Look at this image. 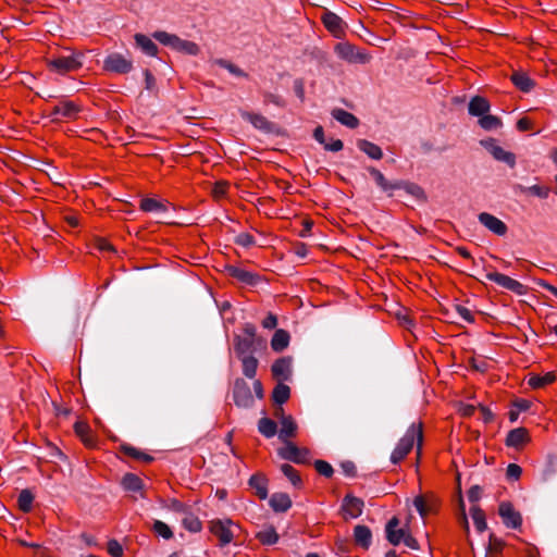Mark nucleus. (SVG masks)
<instances>
[{
    "label": "nucleus",
    "mask_w": 557,
    "mask_h": 557,
    "mask_svg": "<svg viewBox=\"0 0 557 557\" xmlns=\"http://www.w3.org/2000/svg\"><path fill=\"white\" fill-rule=\"evenodd\" d=\"M102 67L106 72L123 75L133 70V61L122 53L111 52L104 58Z\"/></svg>",
    "instance_id": "obj_7"
},
{
    "label": "nucleus",
    "mask_w": 557,
    "mask_h": 557,
    "mask_svg": "<svg viewBox=\"0 0 557 557\" xmlns=\"http://www.w3.org/2000/svg\"><path fill=\"white\" fill-rule=\"evenodd\" d=\"M78 113V107L73 102H62L55 107H53L51 116L53 120H58L59 117L73 119Z\"/></svg>",
    "instance_id": "obj_20"
},
{
    "label": "nucleus",
    "mask_w": 557,
    "mask_h": 557,
    "mask_svg": "<svg viewBox=\"0 0 557 557\" xmlns=\"http://www.w3.org/2000/svg\"><path fill=\"white\" fill-rule=\"evenodd\" d=\"M34 496L28 490H23L18 495V507L22 511L28 512L32 509Z\"/></svg>",
    "instance_id": "obj_46"
},
{
    "label": "nucleus",
    "mask_w": 557,
    "mask_h": 557,
    "mask_svg": "<svg viewBox=\"0 0 557 557\" xmlns=\"http://www.w3.org/2000/svg\"><path fill=\"white\" fill-rule=\"evenodd\" d=\"M153 37L162 45L172 48L175 51L182 52L188 55H196L199 52V47L189 40L182 39L176 35L169 34L165 32H156Z\"/></svg>",
    "instance_id": "obj_5"
},
{
    "label": "nucleus",
    "mask_w": 557,
    "mask_h": 557,
    "mask_svg": "<svg viewBox=\"0 0 557 557\" xmlns=\"http://www.w3.org/2000/svg\"><path fill=\"white\" fill-rule=\"evenodd\" d=\"M213 64L219 65L222 69H225L233 76L247 77V73L245 71H243L237 65L225 59H215L213 60Z\"/></svg>",
    "instance_id": "obj_36"
},
{
    "label": "nucleus",
    "mask_w": 557,
    "mask_h": 557,
    "mask_svg": "<svg viewBox=\"0 0 557 557\" xmlns=\"http://www.w3.org/2000/svg\"><path fill=\"white\" fill-rule=\"evenodd\" d=\"M242 116L248 122H250L258 129L264 132L271 131V123L261 114L244 112Z\"/></svg>",
    "instance_id": "obj_30"
},
{
    "label": "nucleus",
    "mask_w": 557,
    "mask_h": 557,
    "mask_svg": "<svg viewBox=\"0 0 557 557\" xmlns=\"http://www.w3.org/2000/svg\"><path fill=\"white\" fill-rule=\"evenodd\" d=\"M471 517L473 519L474 525L479 532H483L486 530L487 524L485 520V513L478 506H472L470 509Z\"/></svg>",
    "instance_id": "obj_39"
},
{
    "label": "nucleus",
    "mask_w": 557,
    "mask_h": 557,
    "mask_svg": "<svg viewBox=\"0 0 557 557\" xmlns=\"http://www.w3.org/2000/svg\"><path fill=\"white\" fill-rule=\"evenodd\" d=\"M530 406H531V401H529L527 399H517V400H515L513 404H512V409L508 413L509 420L511 422L517 421V419L519 417V413L521 411L528 410L530 408Z\"/></svg>",
    "instance_id": "obj_43"
},
{
    "label": "nucleus",
    "mask_w": 557,
    "mask_h": 557,
    "mask_svg": "<svg viewBox=\"0 0 557 557\" xmlns=\"http://www.w3.org/2000/svg\"><path fill=\"white\" fill-rule=\"evenodd\" d=\"M324 149L333 152H337L343 149V141L339 139H333L331 143L324 144Z\"/></svg>",
    "instance_id": "obj_60"
},
{
    "label": "nucleus",
    "mask_w": 557,
    "mask_h": 557,
    "mask_svg": "<svg viewBox=\"0 0 557 557\" xmlns=\"http://www.w3.org/2000/svg\"><path fill=\"white\" fill-rule=\"evenodd\" d=\"M314 467H315V470L321 475L330 478L333 474L332 466L329 462L324 461V460H317L315 463H314Z\"/></svg>",
    "instance_id": "obj_49"
},
{
    "label": "nucleus",
    "mask_w": 557,
    "mask_h": 557,
    "mask_svg": "<svg viewBox=\"0 0 557 557\" xmlns=\"http://www.w3.org/2000/svg\"><path fill=\"white\" fill-rule=\"evenodd\" d=\"M478 219H479V222L484 227H486L488 231H491L495 235L504 236L508 231L507 225L502 220H499L498 218H496L495 215H493L491 213L482 212L478 215Z\"/></svg>",
    "instance_id": "obj_10"
},
{
    "label": "nucleus",
    "mask_w": 557,
    "mask_h": 557,
    "mask_svg": "<svg viewBox=\"0 0 557 557\" xmlns=\"http://www.w3.org/2000/svg\"><path fill=\"white\" fill-rule=\"evenodd\" d=\"M292 358L283 357L276 360L272 366V372L277 383H283L290 380L292 375Z\"/></svg>",
    "instance_id": "obj_13"
},
{
    "label": "nucleus",
    "mask_w": 557,
    "mask_h": 557,
    "mask_svg": "<svg viewBox=\"0 0 557 557\" xmlns=\"http://www.w3.org/2000/svg\"><path fill=\"white\" fill-rule=\"evenodd\" d=\"M334 52L341 60L351 64H367L372 59L371 54L366 50L348 41L337 42L334 46Z\"/></svg>",
    "instance_id": "obj_4"
},
{
    "label": "nucleus",
    "mask_w": 557,
    "mask_h": 557,
    "mask_svg": "<svg viewBox=\"0 0 557 557\" xmlns=\"http://www.w3.org/2000/svg\"><path fill=\"white\" fill-rule=\"evenodd\" d=\"M522 473V469L520 466L516 463H510L507 467L506 475L510 480H518Z\"/></svg>",
    "instance_id": "obj_54"
},
{
    "label": "nucleus",
    "mask_w": 557,
    "mask_h": 557,
    "mask_svg": "<svg viewBox=\"0 0 557 557\" xmlns=\"http://www.w3.org/2000/svg\"><path fill=\"white\" fill-rule=\"evenodd\" d=\"M135 41L137 47L147 55L154 57L158 52L157 45L146 35L136 34Z\"/></svg>",
    "instance_id": "obj_24"
},
{
    "label": "nucleus",
    "mask_w": 557,
    "mask_h": 557,
    "mask_svg": "<svg viewBox=\"0 0 557 557\" xmlns=\"http://www.w3.org/2000/svg\"><path fill=\"white\" fill-rule=\"evenodd\" d=\"M281 429L278 431V438L282 442H287L290 437L295 436L297 424L290 416H282L280 420Z\"/></svg>",
    "instance_id": "obj_21"
},
{
    "label": "nucleus",
    "mask_w": 557,
    "mask_h": 557,
    "mask_svg": "<svg viewBox=\"0 0 557 557\" xmlns=\"http://www.w3.org/2000/svg\"><path fill=\"white\" fill-rule=\"evenodd\" d=\"M290 396V389L288 385H275L272 393V400L275 405L281 406Z\"/></svg>",
    "instance_id": "obj_38"
},
{
    "label": "nucleus",
    "mask_w": 557,
    "mask_h": 557,
    "mask_svg": "<svg viewBox=\"0 0 557 557\" xmlns=\"http://www.w3.org/2000/svg\"><path fill=\"white\" fill-rule=\"evenodd\" d=\"M480 145L484 147L491 154L498 147L497 140L494 138H487L480 140Z\"/></svg>",
    "instance_id": "obj_56"
},
{
    "label": "nucleus",
    "mask_w": 557,
    "mask_h": 557,
    "mask_svg": "<svg viewBox=\"0 0 557 557\" xmlns=\"http://www.w3.org/2000/svg\"><path fill=\"white\" fill-rule=\"evenodd\" d=\"M416 441L418 443V448L420 449L422 444V429L420 424H411L407 430L406 434L399 441L391 455L392 462L398 463L403 460L409 454Z\"/></svg>",
    "instance_id": "obj_1"
},
{
    "label": "nucleus",
    "mask_w": 557,
    "mask_h": 557,
    "mask_svg": "<svg viewBox=\"0 0 557 557\" xmlns=\"http://www.w3.org/2000/svg\"><path fill=\"white\" fill-rule=\"evenodd\" d=\"M210 531L220 540L221 545H226L233 541L239 527L230 519H218L210 522Z\"/></svg>",
    "instance_id": "obj_8"
},
{
    "label": "nucleus",
    "mask_w": 557,
    "mask_h": 557,
    "mask_svg": "<svg viewBox=\"0 0 557 557\" xmlns=\"http://www.w3.org/2000/svg\"><path fill=\"white\" fill-rule=\"evenodd\" d=\"M235 243L243 247H249L255 243V239L248 233H240L236 236Z\"/></svg>",
    "instance_id": "obj_53"
},
{
    "label": "nucleus",
    "mask_w": 557,
    "mask_h": 557,
    "mask_svg": "<svg viewBox=\"0 0 557 557\" xmlns=\"http://www.w3.org/2000/svg\"><path fill=\"white\" fill-rule=\"evenodd\" d=\"M252 346L253 341H251V338L240 336L235 338V351L240 359L244 358V356H252Z\"/></svg>",
    "instance_id": "obj_32"
},
{
    "label": "nucleus",
    "mask_w": 557,
    "mask_h": 557,
    "mask_svg": "<svg viewBox=\"0 0 557 557\" xmlns=\"http://www.w3.org/2000/svg\"><path fill=\"white\" fill-rule=\"evenodd\" d=\"M357 147L373 160H380L383 156L382 149L367 139H359L357 141Z\"/></svg>",
    "instance_id": "obj_25"
},
{
    "label": "nucleus",
    "mask_w": 557,
    "mask_h": 557,
    "mask_svg": "<svg viewBox=\"0 0 557 557\" xmlns=\"http://www.w3.org/2000/svg\"><path fill=\"white\" fill-rule=\"evenodd\" d=\"M511 81L523 92H529L534 86V82L524 72H515L511 75Z\"/></svg>",
    "instance_id": "obj_28"
},
{
    "label": "nucleus",
    "mask_w": 557,
    "mask_h": 557,
    "mask_svg": "<svg viewBox=\"0 0 557 557\" xmlns=\"http://www.w3.org/2000/svg\"><path fill=\"white\" fill-rule=\"evenodd\" d=\"M285 446L278 449V455L285 460H289L296 463H306L309 460V450L306 448H299L292 442H284Z\"/></svg>",
    "instance_id": "obj_9"
},
{
    "label": "nucleus",
    "mask_w": 557,
    "mask_h": 557,
    "mask_svg": "<svg viewBox=\"0 0 557 557\" xmlns=\"http://www.w3.org/2000/svg\"><path fill=\"white\" fill-rule=\"evenodd\" d=\"M281 470L285 474V476L292 482V484L294 486H298L301 483L298 472L290 465H288V463L282 465Z\"/></svg>",
    "instance_id": "obj_47"
},
{
    "label": "nucleus",
    "mask_w": 557,
    "mask_h": 557,
    "mask_svg": "<svg viewBox=\"0 0 557 557\" xmlns=\"http://www.w3.org/2000/svg\"><path fill=\"white\" fill-rule=\"evenodd\" d=\"M530 441L528 430L524 428H517L511 430L506 438V444L509 447L519 449L521 448L525 443Z\"/></svg>",
    "instance_id": "obj_17"
},
{
    "label": "nucleus",
    "mask_w": 557,
    "mask_h": 557,
    "mask_svg": "<svg viewBox=\"0 0 557 557\" xmlns=\"http://www.w3.org/2000/svg\"><path fill=\"white\" fill-rule=\"evenodd\" d=\"M289 334L285 330H276L272 339L271 347L274 351L284 350L289 344Z\"/></svg>",
    "instance_id": "obj_29"
},
{
    "label": "nucleus",
    "mask_w": 557,
    "mask_h": 557,
    "mask_svg": "<svg viewBox=\"0 0 557 557\" xmlns=\"http://www.w3.org/2000/svg\"><path fill=\"white\" fill-rule=\"evenodd\" d=\"M140 209L145 212H152L157 214H161L166 211L165 205L153 198H144L140 201Z\"/></svg>",
    "instance_id": "obj_31"
},
{
    "label": "nucleus",
    "mask_w": 557,
    "mask_h": 557,
    "mask_svg": "<svg viewBox=\"0 0 557 557\" xmlns=\"http://www.w3.org/2000/svg\"><path fill=\"white\" fill-rule=\"evenodd\" d=\"M75 434L81 438L87 447H95L96 441L91 434L89 425L84 421H77L74 424Z\"/></svg>",
    "instance_id": "obj_22"
},
{
    "label": "nucleus",
    "mask_w": 557,
    "mask_h": 557,
    "mask_svg": "<svg viewBox=\"0 0 557 557\" xmlns=\"http://www.w3.org/2000/svg\"><path fill=\"white\" fill-rule=\"evenodd\" d=\"M255 397H263L262 385H253V388L250 385H235L233 389V398L238 407L247 408L252 406Z\"/></svg>",
    "instance_id": "obj_6"
},
{
    "label": "nucleus",
    "mask_w": 557,
    "mask_h": 557,
    "mask_svg": "<svg viewBox=\"0 0 557 557\" xmlns=\"http://www.w3.org/2000/svg\"><path fill=\"white\" fill-rule=\"evenodd\" d=\"M482 488L479 485H473L468 492V498L471 503H475L481 498Z\"/></svg>",
    "instance_id": "obj_58"
},
{
    "label": "nucleus",
    "mask_w": 557,
    "mask_h": 557,
    "mask_svg": "<svg viewBox=\"0 0 557 557\" xmlns=\"http://www.w3.org/2000/svg\"><path fill=\"white\" fill-rule=\"evenodd\" d=\"M85 53L81 51H71V53H61L51 57L48 60L49 67L58 74H65L67 72L76 71L83 66Z\"/></svg>",
    "instance_id": "obj_2"
},
{
    "label": "nucleus",
    "mask_w": 557,
    "mask_h": 557,
    "mask_svg": "<svg viewBox=\"0 0 557 557\" xmlns=\"http://www.w3.org/2000/svg\"><path fill=\"white\" fill-rule=\"evenodd\" d=\"M513 190L517 195H531L541 199H545L549 195V188L541 185L524 186L517 184L513 186Z\"/></svg>",
    "instance_id": "obj_19"
},
{
    "label": "nucleus",
    "mask_w": 557,
    "mask_h": 557,
    "mask_svg": "<svg viewBox=\"0 0 557 557\" xmlns=\"http://www.w3.org/2000/svg\"><path fill=\"white\" fill-rule=\"evenodd\" d=\"M144 75H145V88L148 91L153 92L157 88V82H156L154 76L148 70H146L144 72Z\"/></svg>",
    "instance_id": "obj_55"
},
{
    "label": "nucleus",
    "mask_w": 557,
    "mask_h": 557,
    "mask_svg": "<svg viewBox=\"0 0 557 557\" xmlns=\"http://www.w3.org/2000/svg\"><path fill=\"white\" fill-rule=\"evenodd\" d=\"M488 548L493 552H500L503 548L502 540L497 539L494 534L490 535Z\"/></svg>",
    "instance_id": "obj_57"
},
{
    "label": "nucleus",
    "mask_w": 557,
    "mask_h": 557,
    "mask_svg": "<svg viewBox=\"0 0 557 557\" xmlns=\"http://www.w3.org/2000/svg\"><path fill=\"white\" fill-rule=\"evenodd\" d=\"M270 505L273 510L284 512L290 508L292 500L285 493H275L271 496Z\"/></svg>",
    "instance_id": "obj_27"
},
{
    "label": "nucleus",
    "mask_w": 557,
    "mask_h": 557,
    "mask_svg": "<svg viewBox=\"0 0 557 557\" xmlns=\"http://www.w3.org/2000/svg\"><path fill=\"white\" fill-rule=\"evenodd\" d=\"M258 430L265 437H273L276 433V423L269 418H262L259 420Z\"/></svg>",
    "instance_id": "obj_40"
},
{
    "label": "nucleus",
    "mask_w": 557,
    "mask_h": 557,
    "mask_svg": "<svg viewBox=\"0 0 557 557\" xmlns=\"http://www.w3.org/2000/svg\"><path fill=\"white\" fill-rule=\"evenodd\" d=\"M240 360L243 364L244 374L248 379H253L258 367V360L253 356H244V358H242Z\"/></svg>",
    "instance_id": "obj_41"
},
{
    "label": "nucleus",
    "mask_w": 557,
    "mask_h": 557,
    "mask_svg": "<svg viewBox=\"0 0 557 557\" xmlns=\"http://www.w3.org/2000/svg\"><path fill=\"white\" fill-rule=\"evenodd\" d=\"M277 319L274 314H269L263 321L262 326L268 330H272L276 326Z\"/></svg>",
    "instance_id": "obj_63"
},
{
    "label": "nucleus",
    "mask_w": 557,
    "mask_h": 557,
    "mask_svg": "<svg viewBox=\"0 0 557 557\" xmlns=\"http://www.w3.org/2000/svg\"><path fill=\"white\" fill-rule=\"evenodd\" d=\"M475 408L476 407L474 405H468V404H462V403L459 404V412L463 417H471L474 413Z\"/></svg>",
    "instance_id": "obj_61"
},
{
    "label": "nucleus",
    "mask_w": 557,
    "mask_h": 557,
    "mask_svg": "<svg viewBox=\"0 0 557 557\" xmlns=\"http://www.w3.org/2000/svg\"><path fill=\"white\" fill-rule=\"evenodd\" d=\"M479 125L484 131H495L502 126V121L495 115H491L486 113L485 115L481 116L478 121Z\"/></svg>",
    "instance_id": "obj_37"
},
{
    "label": "nucleus",
    "mask_w": 557,
    "mask_h": 557,
    "mask_svg": "<svg viewBox=\"0 0 557 557\" xmlns=\"http://www.w3.org/2000/svg\"><path fill=\"white\" fill-rule=\"evenodd\" d=\"M257 537L262 544L265 545H272L278 541V535L272 527L265 528L258 532Z\"/></svg>",
    "instance_id": "obj_42"
},
{
    "label": "nucleus",
    "mask_w": 557,
    "mask_h": 557,
    "mask_svg": "<svg viewBox=\"0 0 557 557\" xmlns=\"http://www.w3.org/2000/svg\"><path fill=\"white\" fill-rule=\"evenodd\" d=\"M478 407L481 411L482 420L484 421V423H490L494 418V414L492 413V411L487 407H485L481 404H479Z\"/></svg>",
    "instance_id": "obj_62"
},
{
    "label": "nucleus",
    "mask_w": 557,
    "mask_h": 557,
    "mask_svg": "<svg viewBox=\"0 0 557 557\" xmlns=\"http://www.w3.org/2000/svg\"><path fill=\"white\" fill-rule=\"evenodd\" d=\"M458 314L467 322L471 323L473 322V315L471 313V311L463 307V306H457L456 308Z\"/></svg>",
    "instance_id": "obj_59"
},
{
    "label": "nucleus",
    "mask_w": 557,
    "mask_h": 557,
    "mask_svg": "<svg viewBox=\"0 0 557 557\" xmlns=\"http://www.w3.org/2000/svg\"><path fill=\"white\" fill-rule=\"evenodd\" d=\"M344 518H358L362 513L363 502L355 496L347 495L342 505Z\"/></svg>",
    "instance_id": "obj_14"
},
{
    "label": "nucleus",
    "mask_w": 557,
    "mask_h": 557,
    "mask_svg": "<svg viewBox=\"0 0 557 557\" xmlns=\"http://www.w3.org/2000/svg\"><path fill=\"white\" fill-rule=\"evenodd\" d=\"M332 116L336 121H338L341 124H343L349 128H355L359 124L358 119L354 114H351L343 109H334L332 111Z\"/></svg>",
    "instance_id": "obj_26"
},
{
    "label": "nucleus",
    "mask_w": 557,
    "mask_h": 557,
    "mask_svg": "<svg viewBox=\"0 0 557 557\" xmlns=\"http://www.w3.org/2000/svg\"><path fill=\"white\" fill-rule=\"evenodd\" d=\"M491 104L488 100L482 96H474L468 103V113L471 116L481 117L490 112Z\"/></svg>",
    "instance_id": "obj_15"
},
{
    "label": "nucleus",
    "mask_w": 557,
    "mask_h": 557,
    "mask_svg": "<svg viewBox=\"0 0 557 557\" xmlns=\"http://www.w3.org/2000/svg\"><path fill=\"white\" fill-rule=\"evenodd\" d=\"M294 91H295L296 96H297L300 100H304V97H305V87H304V83H302V81H300V79L295 81V83H294Z\"/></svg>",
    "instance_id": "obj_64"
},
{
    "label": "nucleus",
    "mask_w": 557,
    "mask_h": 557,
    "mask_svg": "<svg viewBox=\"0 0 557 557\" xmlns=\"http://www.w3.org/2000/svg\"><path fill=\"white\" fill-rule=\"evenodd\" d=\"M227 272L231 277L237 280L238 282H240L243 284L249 285V286L257 285V283L259 281V277L256 274H253L249 271H246L242 268H238V267H228Z\"/></svg>",
    "instance_id": "obj_18"
},
{
    "label": "nucleus",
    "mask_w": 557,
    "mask_h": 557,
    "mask_svg": "<svg viewBox=\"0 0 557 557\" xmlns=\"http://www.w3.org/2000/svg\"><path fill=\"white\" fill-rule=\"evenodd\" d=\"M324 26L337 38L344 34V22L333 12H325L322 16Z\"/></svg>",
    "instance_id": "obj_16"
},
{
    "label": "nucleus",
    "mask_w": 557,
    "mask_h": 557,
    "mask_svg": "<svg viewBox=\"0 0 557 557\" xmlns=\"http://www.w3.org/2000/svg\"><path fill=\"white\" fill-rule=\"evenodd\" d=\"M369 173L373 177L376 185L384 191H392L396 189L394 182H388L385 176L375 168H370Z\"/></svg>",
    "instance_id": "obj_34"
},
{
    "label": "nucleus",
    "mask_w": 557,
    "mask_h": 557,
    "mask_svg": "<svg viewBox=\"0 0 557 557\" xmlns=\"http://www.w3.org/2000/svg\"><path fill=\"white\" fill-rule=\"evenodd\" d=\"M153 530L161 535L163 539H171L173 533L171 529L162 521H156L153 524Z\"/></svg>",
    "instance_id": "obj_50"
},
{
    "label": "nucleus",
    "mask_w": 557,
    "mask_h": 557,
    "mask_svg": "<svg viewBox=\"0 0 557 557\" xmlns=\"http://www.w3.org/2000/svg\"><path fill=\"white\" fill-rule=\"evenodd\" d=\"M122 449L123 451L128 455V456H132L134 457L135 459H138V460H143L145 462H150L152 460V457L138 450L137 448L135 447H132V446H128V445H123L122 446Z\"/></svg>",
    "instance_id": "obj_48"
},
{
    "label": "nucleus",
    "mask_w": 557,
    "mask_h": 557,
    "mask_svg": "<svg viewBox=\"0 0 557 557\" xmlns=\"http://www.w3.org/2000/svg\"><path fill=\"white\" fill-rule=\"evenodd\" d=\"M182 522L183 525L190 532H199L201 530V522L199 519L189 512L184 511Z\"/></svg>",
    "instance_id": "obj_45"
},
{
    "label": "nucleus",
    "mask_w": 557,
    "mask_h": 557,
    "mask_svg": "<svg viewBox=\"0 0 557 557\" xmlns=\"http://www.w3.org/2000/svg\"><path fill=\"white\" fill-rule=\"evenodd\" d=\"M413 505L422 518L428 515L429 507L423 496H417L413 500Z\"/></svg>",
    "instance_id": "obj_52"
},
{
    "label": "nucleus",
    "mask_w": 557,
    "mask_h": 557,
    "mask_svg": "<svg viewBox=\"0 0 557 557\" xmlns=\"http://www.w3.org/2000/svg\"><path fill=\"white\" fill-rule=\"evenodd\" d=\"M354 539L357 545L367 549L372 541L371 530L366 525L358 524L354 529Z\"/></svg>",
    "instance_id": "obj_23"
},
{
    "label": "nucleus",
    "mask_w": 557,
    "mask_h": 557,
    "mask_svg": "<svg viewBox=\"0 0 557 557\" xmlns=\"http://www.w3.org/2000/svg\"><path fill=\"white\" fill-rule=\"evenodd\" d=\"M108 553L112 557H122L123 547L116 540H111L108 542Z\"/></svg>",
    "instance_id": "obj_51"
},
{
    "label": "nucleus",
    "mask_w": 557,
    "mask_h": 557,
    "mask_svg": "<svg viewBox=\"0 0 557 557\" xmlns=\"http://www.w3.org/2000/svg\"><path fill=\"white\" fill-rule=\"evenodd\" d=\"M493 158L499 162H504L510 168H515L516 165V156L510 152L506 151L503 147L498 145V147L493 151Z\"/></svg>",
    "instance_id": "obj_35"
},
{
    "label": "nucleus",
    "mask_w": 557,
    "mask_h": 557,
    "mask_svg": "<svg viewBox=\"0 0 557 557\" xmlns=\"http://www.w3.org/2000/svg\"><path fill=\"white\" fill-rule=\"evenodd\" d=\"M122 484L125 490L136 492L141 488L143 482L137 475L127 473L124 475Z\"/></svg>",
    "instance_id": "obj_44"
},
{
    "label": "nucleus",
    "mask_w": 557,
    "mask_h": 557,
    "mask_svg": "<svg viewBox=\"0 0 557 557\" xmlns=\"http://www.w3.org/2000/svg\"><path fill=\"white\" fill-rule=\"evenodd\" d=\"M394 186H396V189H404L407 194L413 196L414 198L420 199L424 197L423 189L414 183L396 181L394 182Z\"/></svg>",
    "instance_id": "obj_33"
},
{
    "label": "nucleus",
    "mask_w": 557,
    "mask_h": 557,
    "mask_svg": "<svg viewBox=\"0 0 557 557\" xmlns=\"http://www.w3.org/2000/svg\"><path fill=\"white\" fill-rule=\"evenodd\" d=\"M498 513L503 519L506 527L517 529L521 525L522 519L518 511H516L510 503H500Z\"/></svg>",
    "instance_id": "obj_12"
},
{
    "label": "nucleus",
    "mask_w": 557,
    "mask_h": 557,
    "mask_svg": "<svg viewBox=\"0 0 557 557\" xmlns=\"http://www.w3.org/2000/svg\"><path fill=\"white\" fill-rule=\"evenodd\" d=\"M485 277L488 281H492L508 290L515 292L517 294L523 293L524 286L520 282H518L505 274L497 273V272H490L485 275Z\"/></svg>",
    "instance_id": "obj_11"
},
{
    "label": "nucleus",
    "mask_w": 557,
    "mask_h": 557,
    "mask_svg": "<svg viewBox=\"0 0 557 557\" xmlns=\"http://www.w3.org/2000/svg\"><path fill=\"white\" fill-rule=\"evenodd\" d=\"M399 519L397 517H393L385 527V533L387 541L397 546L400 543H404L407 547L411 549H418L419 544L417 540L410 534L408 529L399 528Z\"/></svg>",
    "instance_id": "obj_3"
}]
</instances>
